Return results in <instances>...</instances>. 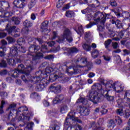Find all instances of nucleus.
I'll return each mask as SVG.
<instances>
[{
	"instance_id": "38",
	"label": "nucleus",
	"mask_w": 130,
	"mask_h": 130,
	"mask_svg": "<svg viewBox=\"0 0 130 130\" xmlns=\"http://www.w3.org/2000/svg\"><path fill=\"white\" fill-rule=\"evenodd\" d=\"M59 126L56 124H53L50 125V130H59Z\"/></svg>"
},
{
	"instance_id": "17",
	"label": "nucleus",
	"mask_w": 130,
	"mask_h": 130,
	"mask_svg": "<svg viewBox=\"0 0 130 130\" xmlns=\"http://www.w3.org/2000/svg\"><path fill=\"white\" fill-rule=\"evenodd\" d=\"M111 22L112 24H115L118 29H121L123 27V25H122V23H121V21L118 19H117L116 21L112 19Z\"/></svg>"
},
{
	"instance_id": "48",
	"label": "nucleus",
	"mask_w": 130,
	"mask_h": 130,
	"mask_svg": "<svg viewBox=\"0 0 130 130\" xmlns=\"http://www.w3.org/2000/svg\"><path fill=\"white\" fill-rule=\"evenodd\" d=\"M125 97H126L127 99V102H129L130 100V92L128 91H126L124 95V99H125Z\"/></svg>"
},
{
	"instance_id": "37",
	"label": "nucleus",
	"mask_w": 130,
	"mask_h": 130,
	"mask_svg": "<svg viewBox=\"0 0 130 130\" xmlns=\"http://www.w3.org/2000/svg\"><path fill=\"white\" fill-rule=\"evenodd\" d=\"M120 10H121V8H118L115 10L113 9L112 12H114L117 17H119L120 16Z\"/></svg>"
},
{
	"instance_id": "5",
	"label": "nucleus",
	"mask_w": 130,
	"mask_h": 130,
	"mask_svg": "<svg viewBox=\"0 0 130 130\" xmlns=\"http://www.w3.org/2000/svg\"><path fill=\"white\" fill-rule=\"evenodd\" d=\"M76 63L83 65L84 67H87V72L90 71L91 68H93V63L92 62H88L86 58L79 57L76 60Z\"/></svg>"
},
{
	"instance_id": "64",
	"label": "nucleus",
	"mask_w": 130,
	"mask_h": 130,
	"mask_svg": "<svg viewBox=\"0 0 130 130\" xmlns=\"http://www.w3.org/2000/svg\"><path fill=\"white\" fill-rule=\"evenodd\" d=\"M94 25H95V22H90L88 24H87L86 25V28H91V27H92V26H93Z\"/></svg>"
},
{
	"instance_id": "22",
	"label": "nucleus",
	"mask_w": 130,
	"mask_h": 130,
	"mask_svg": "<svg viewBox=\"0 0 130 130\" xmlns=\"http://www.w3.org/2000/svg\"><path fill=\"white\" fill-rule=\"evenodd\" d=\"M116 122H117V119H110L109 121L108 126L109 127H112V128H114V127L116 126Z\"/></svg>"
},
{
	"instance_id": "41",
	"label": "nucleus",
	"mask_w": 130,
	"mask_h": 130,
	"mask_svg": "<svg viewBox=\"0 0 130 130\" xmlns=\"http://www.w3.org/2000/svg\"><path fill=\"white\" fill-rule=\"evenodd\" d=\"M16 106H17L16 104H12L9 106L7 110H10V111H12L14 110L15 108H16Z\"/></svg>"
},
{
	"instance_id": "1",
	"label": "nucleus",
	"mask_w": 130,
	"mask_h": 130,
	"mask_svg": "<svg viewBox=\"0 0 130 130\" xmlns=\"http://www.w3.org/2000/svg\"><path fill=\"white\" fill-rule=\"evenodd\" d=\"M102 89V85L100 83H95L91 86V90L89 91L88 96L89 100L94 104H97L100 101V90Z\"/></svg>"
},
{
	"instance_id": "27",
	"label": "nucleus",
	"mask_w": 130,
	"mask_h": 130,
	"mask_svg": "<svg viewBox=\"0 0 130 130\" xmlns=\"http://www.w3.org/2000/svg\"><path fill=\"white\" fill-rule=\"evenodd\" d=\"M7 63L10 67H15V66H16V60L13 58L8 59Z\"/></svg>"
},
{
	"instance_id": "56",
	"label": "nucleus",
	"mask_w": 130,
	"mask_h": 130,
	"mask_svg": "<svg viewBox=\"0 0 130 130\" xmlns=\"http://www.w3.org/2000/svg\"><path fill=\"white\" fill-rule=\"evenodd\" d=\"M7 36V32L2 31L0 32V38H5Z\"/></svg>"
},
{
	"instance_id": "19",
	"label": "nucleus",
	"mask_w": 130,
	"mask_h": 130,
	"mask_svg": "<svg viewBox=\"0 0 130 130\" xmlns=\"http://www.w3.org/2000/svg\"><path fill=\"white\" fill-rule=\"evenodd\" d=\"M82 47L85 51H91V43L86 41V42L82 45Z\"/></svg>"
},
{
	"instance_id": "45",
	"label": "nucleus",
	"mask_w": 130,
	"mask_h": 130,
	"mask_svg": "<svg viewBox=\"0 0 130 130\" xmlns=\"http://www.w3.org/2000/svg\"><path fill=\"white\" fill-rule=\"evenodd\" d=\"M6 51H7V50H5V49L0 47V56H1V57H3L5 55H6V54H5V52H6Z\"/></svg>"
},
{
	"instance_id": "4",
	"label": "nucleus",
	"mask_w": 130,
	"mask_h": 130,
	"mask_svg": "<svg viewBox=\"0 0 130 130\" xmlns=\"http://www.w3.org/2000/svg\"><path fill=\"white\" fill-rule=\"evenodd\" d=\"M66 40L68 41L70 43L73 41V37H72V32L70 29L66 28L63 32V35H61L57 40L56 42L58 43H63Z\"/></svg>"
},
{
	"instance_id": "21",
	"label": "nucleus",
	"mask_w": 130,
	"mask_h": 130,
	"mask_svg": "<svg viewBox=\"0 0 130 130\" xmlns=\"http://www.w3.org/2000/svg\"><path fill=\"white\" fill-rule=\"evenodd\" d=\"M58 78H60V76L57 75L55 73L51 74L49 76V82H54Z\"/></svg>"
},
{
	"instance_id": "20",
	"label": "nucleus",
	"mask_w": 130,
	"mask_h": 130,
	"mask_svg": "<svg viewBox=\"0 0 130 130\" xmlns=\"http://www.w3.org/2000/svg\"><path fill=\"white\" fill-rule=\"evenodd\" d=\"M119 37L121 39L124 36L125 38H128L129 37V34H128V32L127 30H121L119 32Z\"/></svg>"
},
{
	"instance_id": "36",
	"label": "nucleus",
	"mask_w": 130,
	"mask_h": 130,
	"mask_svg": "<svg viewBox=\"0 0 130 130\" xmlns=\"http://www.w3.org/2000/svg\"><path fill=\"white\" fill-rule=\"evenodd\" d=\"M74 15H75V13L72 11H68L66 13V16L68 17V18H73Z\"/></svg>"
},
{
	"instance_id": "6",
	"label": "nucleus",
	"mask_w": 130,
	"mask_h": 130,
	"mask_svg": "<svg viewBox=\"0 0 130 130\" xmlns=\"http://www.w3.org/2000/svg\"><path fill=\"white\" fill-rule=\"evenodd\" d=\"M71 120L74 121V122H78V123H83V121L79 118L76 117L74 115H71V114H68V117L66 118L65 120V124L69 125V124H72L71 123Z\"/></svg>"
},
{
	"instance_id": "28",
	"label": "nucleus",
	"mask_w": 130,
	"mask_h": 130,
	"mask_svg": "<svg viewBox=\"0 0 130 130\" xmlns=\"http://www.w3.org/2000/svg\"><path fill=\"white\" fill-rule=\"evenodd\" d=\"M23 26H24V27H28L29 28L33 26V23H32V22H31V21L26 19L23 22Z\"/></svg>"
},
{
	"instance_id": "12",
	"label": "nucleus",
	"mask_w": 130,
	"mask_h": 130,
	"mask_svg": "<svg viewBox=\"0 0 130 130\" xmlns=\"http://www.w3.org/2000/svg\"><path fill=\"white\" fill-rule=\"evenodd\" d=\"M42 55H43V54L42 53L39 52L37 53L35 56H32L31 61L32 63L34 65L38 63V62L40 61V59L42 57Z\"/></svg>"
},
{
	"instance_id": "30",
	"label": "nucleus",
	"mask_w": 130,
	"mask_h": 130,
	"mask_svg": "<svg viewBox=\"0 0 130 130\" xmlns=\"http://www.w3.org/2000/svg\"><path fill=\"white\" fill-rule=\"evenodd\" d=\"M2 46L0 47L1 48L4 49V50H7V46L8 45V42L5 40H1Z\"/></svg>"
},
{
	"instance_id": "47",
	"label": "nucleus",
	"mask_w": 130,
	"mask_h": 130,
	"mask_svg": "<svg viewBox=\"0 0 130 130\" xmlns=\"http://www.w3.org/2000/svg\"><path fill=\"white\" fill-rule=\"evenodd\" d=\"M112 47H113V49H117L118 48V43L116 42H112Z\"/></svg>"
},
{
	"instance_id": "43",
	"label": "nucleus",
	"mask_w": 130,
	"mask_h": 130,
	"mask_svg": "<svg viewBox=\"0 0 130 130\" xmlns=\"http://www.w3.org/2000/svg\"><path fill=\"white\" fill-rule=\"evenodd\" d=\"M117 103L118 107H123V102L122 101V100L120 99H118L117 100Z\"/></svg>"
},
{
	"instance_id": "10",
	"label": "nucleus",
	"mask_w": 130,
	"mask_h": 130,
	"mask_svg": "<svg viewBox=\"0 0 130 130\" xmlns=\"http://www.w3.org/2000/svg\"><path fill=\"white\" fill-rule=\"evenodd\" d=\"M78 109L79 110V113L84 116H87L89 113H90V110L88 109L87 107H84L83 106H79Z\"/></svg>"
},
{
	"instance_id": "14",
	"label": "nucleus",
	"mask_w": 130,
	"mask_h": 130,
	"mask_svg": "<svg viewBox=\"0 0 130 130\" xmlns=\"http://www.w3.org/2000/svg\"><path fill=\"white\" fill-rule=\"evenodd\" d=\"M40 49V46L36 45H31L28 48V51L30 53H34L37 52Z\"/></svg>"
},
{
	"instance_id": "63",
	"label": "nucleus",
	"mask_w": 130,
	"mask_h": 130,
	"mask_svg": "<svg viewBox=\"0 0 130 130\" xmlns=\"http://www.w3.org/2000/svg\"><path fill=\"white\" fill-rule=\"evenodd\" d=\"M123 15L126 19H128L130 17L129 12H126L123 14Z\"/></svg>"
},
{
	"instance_id": "39",
	"label": "nucleus",
	"mask_w": 130,
	"mask_h": 130,
	"mask_svg": "<svg viewBox=\"0 0 130 130\" xmlns=\"http://www.w3.org/2000/svg\"><path fill=\"white\" fill-rule=\"evenodd\" d=\"M17 45H19L20 46L23 45L24 43H25V39H24L23 38H19L17 41Z\"/></svg>"
},
{
	"instance_id": "60",
	"label": "nucleus",
	"mask_w": 130,
	"mask_h": 130,
	"mask_svg": "<svg viewBox=\"0 0 130 130\" xmlns=\"http://www.w3.org/2000/svg\"><path fill=\"white\" fill-rule=\"evenodd\" d=\"M70 70H71V74L72 75H76V74H77V70H76L74 68H70Z\"/></svg>"
},
{
	"instance_id": "57",
	"label": "nucleus",
	"mask_w": 130,
	"mask_h": 130,
	"mask_svg": "<svg viewBox=\"0 0 130 130\" xmlns=\"http://www.w3.org/2000/svg\"><path fill=\"white\" fill-rule=\"evenodd\" d=\"M13 116L12 115V111H10V113L8 116L7 120L8 121H10L11 119H13Z\"/></svg>"
},
{
	"instance_id": "61",
	"label": "nucleus",
	"mask_w": 130,
	"mask_h": 130,
	"mask_svg": "<svg viewBox=\"0 0 130 130\" xmlns=\"http://www.w3.org/2000/svg\"><path fill=\"white\" fill-rule=\"evenodd\" d=\"M47 44L49 45V46H50L51 47H52L53 45L55 44V42L52 41L51 42H47Z\"/></svg>"
},
{
	"instance_id": "3",
	"label": "nucleus",
	"mask_w": 130,
	"mask_h": 130,
	"mask_svg": "<svg viewBox=\"0 0 130 130\" xmlns=\"http://www.w3.org/2000/svg\"><path fill=\"white\" fill-rule=\"evenodd\" d=\"M108 16H109V14H106V16H104V14L100 11L97 12L94 14V17L95 18V21H96V23L100 22V24L97 26V30L99 31V32H103V31H104L106 18L108 19Z\"/></svg>"
},
{
	"instance_id": "7",
	"label": "nucleus",
	"mask_w": 130,
	"mask_h": 130,
	"mask_svg": "<svg viewBox=\"0 0 130 130\" xmlns=\"http://www.w3.org/2000/svg\"><path fill=\"white\" fill-rule=\"evenodd\" d=\"M23 118H22V122L23 124H20V126H24L25 124L30 122V116H31V114L28 113V108H26V110L24 111L23 112Z\"/></svg>"
},
{
	"instance_id": "26",
	"label": "nucleus",
	"mask_w": 130,
	"mask_h": 130,
	"mask_svg": "<svg viewBox=\"0 0 130 130\" xmlns=\"http://www.w3.org/2000/svg\"><path fill=\"white\" fill-rule=\"evenodd\" d=\"M100 54V52L97 49H94L91 52V56L93 58H97Z\"/></svg>"
},
{
	"instance_id": "11",
	"label": "nucleus",
	"mask_w": 130,
	"mask_h": 130,
	"mask_svg": "<svg viewBox=\"0 0 130 130\" xmlns=\"http://www.w3.org/2000/svg\"><path fill=\"white\" fill-rule=\"evenodd\" d=\"M106 87L107 88V89H110V88H113L114 90H115V91H117V93H120V92H122V91H123V89L120 87H119L117 88L116 89V87H115V83H113V84L109 83V82H107L105 84Z\"/></svg>"
},
{
	"instance_id": "40",
	"label": "nucleus",
	"mask_w": 130,
	"mask_h": 130,
	"mask_svg": "<svg viewBox=\"0 0 130 130\" xmlns=\"http://www.w3.org/2000/svg\"><path fill=\"white\" fill-rule=\"evenodd\" d=\"M7 40L9 44L15 43V42H16V40L11 37H7Z\"/></svg>"
},
{
	"instance_id": "13",
	"label": "nucleus",
	"mask_w": 130,
	"mask_h": 130,
	"mask_svg": "<svg viewBox=\"0 0 130 130\" xmlns=\"http://www.w3.org/2000/svg\"><path fill=\"white\" fill-rule=\"evenodd\" d=\"M25 0H15L13 2L14 5L18 9H23L25 7Z\"/></svg>"
},
{
	"instance_id": "35",
	"label": "nucleus",
	"mask_w": 130,
	"mask_h": 130,
	"mask_svg": "<svg viewBox=\"0 0 130 130\" xmlns=\"http://www.w3.org/2000/svg\"><path fill=\"white\" fill-rule=\"evenodd\" d=\"M11 20L15 25H19L20 24V20L17 17H13Z\"/></svg>"
},
{
	"instance_id": "59",
	"label": "nucleus",
	"mask_w": 130,
	"mask_h": 130,
	"mask_svg": "<svg viewBox=\"0 0 130 130\" xmlns=\"http://www.w3.org/2000/svg\"><path fill=\"white\" fill-rule=\"evenodd\" d=\"M22 31L24 32V33H28V32H29V27L25 26V27L22 29Z\"/></svg>"
},
{
	"instance_id": "15",
	"label": "nucleus",
	"mask_w": 130,
	"mask_h": 130,
	"mask_svg": "<svg viewBox=\"0 0 130 130\" xmlns=\"http://www.w3.org/2000/svg\"><path fill=\"white\" fill-rule=\"evenodd\" d=\"M16 28L17 27L16 26H11L9 27V24H7L6 25V29H7V32H8V34H10L11 36L12 34H14V33H16Z\"/></svg>"
},
{
	"instance_id": "50",
	"label": "nucleus",
	"mask_w": 130,
	"mask_h": 130,
	"mask_svg": "<svg viewBox=\"0 0 130 130\" xmlns=\"http://www.w3.org/2000/svg\"><path fill=\"white\" fill-rule=\"evenodd\" d=\"M110 4L112 7H116V6H117V3L115 0H111L110 2Z\"/></svg>"
},
{
	"instance_id": "33",
	"label": "nucleus",
	"mask_w": 130,
	"mask_h": 130,
	"mask_svg": "<svg viewBox=\"0 0 130 130\" xmlns=\"http://www.w3.org/2000/svg\"><path fill=\"white\" fill-rule=\"evenodd\" d=\"M116 113L118 115H120V116H122L124 115L123 113V108L121 107L119 109H117L116 110Z\"/></svg>"
},
{
	"instance_id": "25",
	"label": "nucleus",
	"mask_w": 130,
	"mask_h": 130,
	"mask_svg": "<svg viewBox=\"0 0 130 130\" xmlns=\"http://www.w3.org/2000/svg\"><path fill=\"white\" fill-rule=\"evenodd\" d=\"M112 42V40L111 39H108L106 40L104 43V45L105 48L107 49L109 51H111V50L109 49V46H110V44H111V43Z\"/></svg>"
},
{
	"instance_id": "54",
	"label": "nucleus",
	"mask_w": 130,
	"mask_h": 130,
	"mask_svg": "<svg viewBox=\"0 0 130 130\" xmlns=\"http://www.w3.org/2000/svg\"><path fill=\"white\" fill-rule=\"evenodd\" d=\"M12 13L5 12L4 13V18H10L12 16Z\"/></svg>"
},
{
	"instance_id": "46",
	"label": "nucleus",
	"mask_w": 130,
	"mask_h": 130,
	"mask_svg": "<svg viewBox=\"0 0 130 130\" xmlns=\"http://www.w3.org/2000/svg\"><path fill=\"white\" fill-rule=\"evenodd\" d=\"M41 78L40 77L38 76L34 78L33 81L36 83V84H39L40 83Z\"/></svg>"
},
{
	"instance_id": "51",
	"label": "nucleus",
	"mask_w": 130,
	"mask_h": 130,
	"mask_svg": "<svg viewBox=\"0 0 130 130\" xmlns=\"http://www.w3.org/2000/svg\"><path fill=\"white\" fill-rule=\"evenodd\" d=\"M8 74V70H3L0 71V76H5Z\"/></svg>"
},
{
	"instance_id": "34",
	"label": "nucleus",
	"mask_w": 130,
	"mask_h": 130,
	"mask_svg": "<svg viewBox=\"0 0 130 130\" xmlns=\"http://www.w3.org/2000/svg\"><path fill=\"white\" fill-rule=\"evenodd\" d=\"M8 63H7V61L4 59H2L1 62H0V68H3L4 69H6L7 68Z\"/></svg>"
},
{
	"instance_id": "18",
	"label": "nucleus",
	"mask_w": 130,
	"mask_h": 130,
	"mask_svg": "<svg viewBox=\"0 0 130 130\" xmlns=\"http://www.w3.org/2000/svg\"><path fill=\"white\" fill-rule=\"evenodd\" d=\"M10 54L12 56H15L18 54V46L14 45L10 48Z\"/></svg>"
},
{
	"instance_id": "53",
	"label": "nucleus",
	"mask_w": 130,
	"mask_h": 130,
	"mask_svg": "<svg viewBox=\"0 0 130 130\" xmlns=\"http://www.w3.org/2000/svg\"><path fill=\"white\" fill-rule=\"evenodd\" d=\"M71 7V3H68L66 4L63 8L62 10L66 11V10H69L70 9V7Z\"/></svg>"
},
{
	"instance_id": "9",
	"label": "nucleus",
	"mask_w": 130,
	"mask_h": 130,
	"mask_svg": "<svg viewBox=\"0 0 130 130\" xmlns=\"http://www.w3.org/2000/svg\"><path fill=\"white\" fill-rule=\"evenodd\" d=\"M49 89L51 92H54V93H60L61 91V85L60 84L56 85L55 83H53L50 85Z\"/></svg>"
},
{
	"instance_id": "24",
	"label": "nucleus",
	"mask_w": 130,
	"mask_h": 130,
	"mask_svg": "<svg viewBox=\"0 0 130 130\" xmlns=\"http://www.w3.org/2000/svg\"><path fill=\"white\" fill-rule=\"evenodd\" d=\"M105 97L108 101H113L114 99V96L111 95L109 91H107V93L105 94Z\"/></svg>"
},
{
	"instance_id": "42",
	"label": "nucleus",
	"mask_w": 130,
	"mask_h": 130,
	"mask_svg": "<svg viewBox=\"0 0 130 130\" xmlns=\"http://www.w3.org/2000/svg\"><path fill=\"white\" fill-rule=\"evenodd\" d=\"M17 72L18 71H17L16 69L14 71H13V73L12 74V77H13V78L16 79L18 78V77H19V74L20 73Z\"/></svg>"
},
{
	"instance_id": "52",
	"label": "nucleus",
	"mask_w": 130,
	"mask_h": 130,
	"mask_svg": "<svg viewBox=\"0 0 130 130\" xmlns=\"http://www.w3.org/2000/svg\"><path fill=\"white\" fill-rule=\"evenodd\" d=\"M44 58L45 59H49V60H51V59H53V58H54V57L53 56V55H48L46 56Z\"/></svg>"
},
{
	"instance_id": "16",
	"label": "nucleus",
	"mask_w": 130,
	"mask_h": 130,
	"mask_svg": "<svg viewBox=\"0 0 130 130\" xmlns=\"http://www.w3.org/2000/svg\"><path fill=\"white\" fill-rule=\"evenodd\" d=\"M64 99V96L62 94H59L57 95L53 100L54 104H56L57 103H60Z\"/></svg>"
},
{
	"instance_id": "58",
	"label": "nucleus",
	"mask_w": 130,
	"mask_h": 130,
	"mask_svg": "<svg viewBox=\"0 0 130 130\" xmlns=\"http://www.w3.org/2000/svg\"><path fill=\"white\" fill-rule=\"evenodd\" d=\"M123 52L124 53L123 55H128V54H130V50L127 49H124Z\"/></svg>"
},
{
	"instance_id": "62",
	"label": "nucleus",
	"mask_w": 130,
	"mask_h": 130,
	"mask_svg": "<svg viewBox=\"0 0 130 130\" xmlns=\"http://www.w3.org/2000/svg\"><path fill=\"white\" fill-rule=\"evenodd\" d=\"M36 40L38 41V42H39V44H42L43 43V40H42V39L40 38H37L36 39Z\"/></svg>"
},
{
	"instance_id": "8",
	"label": "nucleus",
	"mask_w": 130,
	"mask_h": 130,
	"mask_svg": "<svg viewBox=\"0 0 130 130\" xmlns=\"http://www.w3.org/2000/svg\"><path fill=\"white\" fill-rule=\"evenodd\" d=\"M46 86H47V80L42 79L40 81L39 83L37 84L36 90L38 91H42Z\"/></svg>"
},
{
	"instance_id": "29",
	"label": "nucleus",
	"mask_w": 130,
	"mask_h": 130,
	"mask_svg": "<svg viewBox=\"0 0 130 130\" xmlns=\"http://www.w3.org/2000/svg\"><path fill=\"white\" fill-rule=\"evenodd\" d=\"M25 124H26V126L24 128V130H31L33 128L34 123L32 122H29Z\"/></svg>"
},
{
	"instance_id": "31",
	"label": "nucleus",
	"mask_w": 130,
	"mask_h": 130,
	"mask_svg": "<svg viewBox=\"0 0 130 130\" xmlns=\"http://www.w3.org/2000/svg\"><path fill=\"white\" fill-rule=\"evenodd\" d=\"M48 25V21H44L41 24V29L42 30H45L47 28V26Z\"/></svg>"
},
{
	"instance_id": "2",
	"label": "nucleus",
	"mask_w": 130,
	"mask_h": 130,
	"mask_svg": "<svg viewBox=\"0 0 130 130\" xmlns=\"http://www.w3.org/2000/svg\"><path fill=\"white\" fill-rule=\"evenodd\" d=\"M25 66L23 64H20L18 66L17 69L16 70L17 71L18 73L20 74H24L21 76V79L25 83H28V81H30L31 79V75H30V72L34 70V66H28L26 67L27 72L25 70Z\"/></svg>"
},
{
	"instance_id": "44",
	"label": "nucleus",
	"mask_w": 130,
	"mask_h": 130,
	"mask_svg": "<svg viewBox=\"0 0 130 130\" xmlns=\"http://www.w3.org/2000/svg\"><path fill=\"white\" fill-rule=\"evenodd\" d=\"M69 109L68 106H63L60 109L61 113H66V111Z\"/></svg>"
},
{
	"instance_id": "23",
	"label": "nucleus",
	"mask_w": 130,
	"mask_h": 130,
	"mask_svg": "<svg viewBox=\"0 0 130 130\" xmlns=\"http://www.w3.org/2000/svg\"><path fill=\"white\" fill-rule=\"evenodd\" d=\"M68 54L72 55L73 53H77L78 52V48L76 47H72L67 49Z\"/></svg>"
},
{
	"instance_id": "32",
	"label": "nucleus",
	"mask_w": 130,
	"mask_h": 130,
	"mask_svg": "<svg viewBox=\"0 0 130 130\" xmlns=\"http://www.w3.org/2000/svg\"><path fill=\"white\" fill-rule=\"evenodd\" d=\"M41 48V51L43 52V53H46V52H48V48L45 45H42Z\"/></svg>"
},
{
	"instance_id": "55",
	"label": "nucleus",
	"mask_w": 130,
	"mask_h": 130,
	"mask_svg": "<svg viewBox=\"0 0 130 130\" xmlns=\"http://www.w3.org/2000/svg\"><path fill=\"white\" fill-rule=\"evenodd\" d=\"M37 0H31L29 4V6H30V8H33L36 4V2Z\"/></svg>"
},
{
	"instance_id": "49",
	"label": "nucleus",
	"mask_w": 130,
	"mask_h": 130,
	"mask_svg": "<svg viewBox=\"0 0 130 130\" xmlns=\"http://www.w3.org/2000/svg\"><path fill=\"white\" fill-rule=\"evenodd\" d=\"M9 124H10V125H13V126H16V119L15 118H13L10 120Z\"/></svg>"
}]
</instances>
